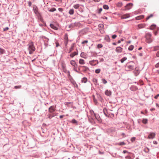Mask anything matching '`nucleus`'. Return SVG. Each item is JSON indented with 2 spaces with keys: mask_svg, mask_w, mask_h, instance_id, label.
<instances>
[{
  "mask_svg": "<svg viewBox=\"0 0 159 159\" xmlns=\"http://www.w3.org/2000/svg\"><path fill=\"white\" fill-rule=\"evenodd\" d=\"M156 27V25L155 24L152 25L150 26V29L151 30H153Z\"/></svg>",
  "mask_w": 159,
  "mask_h": 159,
  "instance_id": "ea45409f",
  "label": "nucleus"
},
{
  "mask_svg": "<svg viewBox=\"0 0 159 159\" xmlns=\"http://www.w3.org/2000/svg\"><path fill=\"white\" fill-rule=\"evenodd\" d=\"M56 107L54 106H52L48 108V111L50 113H54Z\"/></svg>",
  "mask_w": 159,
  "mask_h": 159,
  "instance_id": "0eeeda50",
  "label": "nucleus"
},
{
  "mask_svg": "<svg viewBox=\"0 0 159 159\" xmlns=\"http://www.w3.org/2000/svg\"><path fill=\"white\" fill-rule=\"evenodd\" d=\"M103 111L105 115L107 117H112L114 116V115L113 113L109 114L107 111V109L106 108H104Z\"/></svg>",
  "mask_w": 159,
  "mask_h": 159,
  "instance_id": "20e7f679",
  "label": "nucleus"
},
{
  "mask_svg": "<svg viewBox=\"0 0 159 159\" xmlns=\"http://www.w3.org/2000/svg\"><path fill=\"white\" fill-rule=\"evenodd\" d=\"M81 70L84 72H86L88 70H89V68L87 66H83Z\"/></svg>",
  "mask_w": 159,
  "mask_h": 159,
  "instance_id": "4468645a",
  "label": "nucleus"
},
{
  "mask_svg": "<svg viewBox=\"0 0 159 159\" xmlns=\"http://www.w3.org/2000/svg\"><path fill=\"white\" fill-rule=\"evenodd\" d=\"M74 13V10L73 9H70L69 10V13L70 14L72 15Z\"/></svg>",
  "mask_w": 159,
  "mask_h": 159,
  "instance_id": "c9c22d12",
  "label": "nucleus"
},
{
  "mask_svg": "<svg viewBox=\"0 0 159 159\" xmlns=\"http://www.w3.org/2000/svg\"><path fill=\"white\" fill-rule=\"evenodd\" d=\"M103 9L106 10H108L109 9V7L108 5H104L103 6Z\"/></svg>",
  "mask_w": 159,
  "mask_h": 159,
  "instance_id": "2f4dec72",
  "label": "nucleus"
},
{
  "mask_svg": "<svg viewBox=\"0 0 159 159\" xmlns=\"http://www.w3.org/2000/svg\"><path fill=\"white\" fill-rule=\"evenodd\" d=\"M95 118L99 122L101 123L102 122V120L100 118L99 115L94 113Z\"/></svg>",
  "mask_w": 159,
  "mask_h": 159,
  "instance_id": "9d476101",
  "label": "nucleus"
},
{
  "mask_svg": "<svg viewBox=\"0 0 159 159\" xmlns=\"http://www.w3.org/2000/svg\"><path fill=\"white\" fill-rule=\"evenodd\" d=\"M159 96V94H157V95H156L155 96H154V98L155 99H157L158 97Z\"/></svg>",
  "mask_w": 159,
  "mask_h": 159,
  "instance_id": "774afa93",
  "label": "nucleus"
},
{
  "mask_svg": "<svg viewBox=\"0 0 159 159\" xmlns=\"http://www.w3.org/2000/svg\"><path fill=\"white\" fill-rule=\"evenodd\" d=\"M72 79V80H71V83L74 85H76V87H78V85L76 83L75 81V80H74L73 79V78H72V79Z\"/></svg>",
  "mask_w": 159,
  "mask_h": 159,
  "instance_id": "a878e982",
  "label": "nucleus"
},
{
  "mask_svg": "<svg viewBox=\"0 0 159 159\" xmlns=\"http://www.w3.org/2000/svg\"><path fill=\"white\" fill-rule=\"evenodd\" d=\"M42 38L43 39H46L45 41H46V42H48V41H49V39L48 38L46 37L45 36H42Z\"/></svg>",
  "mask_w": 159,
  "mask_h": 159,
  "instance_id": "864d4df0",
  "label": "nucleus"
},
{
  "mask_svg": "<svg viewBox=\"0 0 159 159\" xmlns=\"http://www.w3.org/2000/svg\"><path fill=\"white\" fill-rule=\"evenodd\" d=\"M153 51H156L159 50V45L154 46L153 48Z\"/></svg>",
  "mask_w": 159,
  "mask_h": 159,
  "instance_id": "5701e85b",
  "label": "nucleus"
},
{
  "mask_svg": "<svg viewBox=\"0 0 159 159\" xmlns=\"http://www.w3.org/2000/svg\"><path fill=\"white\" fill-rule=\"evenodd\" d=\"M70 64L74 66L73 70L75 71V70H77L78 68V65L76 63L74 60L71 61H70Z\"/></svg>",
  "mask_w": 159,
  "mask_h": 159,
  "instance_id": "39448f33",
  "label": "nucleus"
},
{
  "mask_svg": "<svg viewBox=\"0 0 159 159\" xmlns=\"http://www.w3.org/2000/svg\"><path fill=\"white\" fill-rule=\"evenodd\" d=\"M126 144L124 142H120L118 143V145L120 146L125 145Z\"/></svg>",
  "mask_w": 159,
  "mask_h": 159,
  "instance_id": "79ce46f5",
  "label": "nucleus"
},
{
  "mask_svg": "<svg viewBox=\"0 0 159 159\" xmlns=\"http://www.w3.org/2000/svg\"><path fill=\"white\" fill-rule=\"evenodd\" d=\"M153 16V14H151L149 16H148L146 17V20H148L150 18L152 17Z\"/></svg>",
  "mask_w": 159,
  "mask_h": 159,
  "instance_id": "49530a36",
  "label": "nucleus"
},
{
  "mask_svg": "<svg viewBox=\"0 0 159 159\" xmlns=\"http://www.w3.org/2000/svg\"><path fill=\"white\" fill-rule=\"evenodd\" d=\"M143 16H139L136 17L135 18L136 20H139L142 19Z\"/></svg>",
  "mask_w": 159,
  "mask_h": 159,
  "instance_id": "a18cd8bd",
  "label": "nucleus"
},
{
  "mask_svg": "<svg viewBox=\"0 0 159 159\" xmlns=\"http://www.w3.org/2000/svg\"><path fill=\"white\" fill-rule=\"evenodd\" d=\"M78 54V51H77V52H74L73 53H71L70 54V56L72 57H73L74 56L77 55Z\"/></svg>",
  "mask_w": 159,
  "mask_h": 159,
  "instance_id": "aec40b11",
  "label": "nucleus"
},
{
  "mask_svg": "<svg viewBox=\"0 0 159 159\" xmlns=\"http://www.w3.org/2000/svg\"><path fill=\"white\" fill-rule=\"evenodd\" d=\"M123 4L121 2H119L116 4V6L119 7H120L122 6Z\"/></svg>",
  "mask_w": 159,
  "mask_h": 159,
  "instance_id": "c756f323",
  "label": "nucleus"
},
{
  "mask_svg": "<svg viewBox=\"0 0 159 159\" xmlns=\"http://www.w3.org/2000/svg\"><path fill=\"white\" fill-rule=\"evenodd\" d=\"M56 115L55 113H50V114H48V118L51 119Z\"/></svg>",
  "mask_w": 159,
  "mask_h": 159,
  "instance_id": "dca6fc26",
  "label": "nucleus"
},
{
  "mask_svg": "<svg viewBox=\"0 0 159 159\" xmlns=\"http://www.w3.org/2000/svg\"><path fill=\"white\" fill-rule=\"evenodd\" d=\"M84 55H85V53L83 52H82L80 54V56L82 57L85 58V57H84Z\"/></svg>",
  "mask_w": 159,
  "mask_h": 159,
  "instance_id": "5fc2aeb1",
  "label": "nucleus"
},
{
  "mask_svg": "<svg viewBox=\"0 0 159 159\" xmlns=\"http://www.w3.org/2000/svg\"><path fill=\"white\" fill-rule=\"evenodd\" d=\"M56 9L54 7L52 8H51L50 9H48V11H49L50 12H53L54 11H56Z\"/></svg>",
  "mask_w": 159,
  "mask_h": 159,
  "instance_id": "a19ab883",
  "label": "nucleus"
},
{
  "mask_svg": "<svg viewBox=\"0 0 159 159\" xmlns=\"http://www.w3.org/2000/svg\"><path fill=\"white\" fill-rule=\"evenodd\" d=\"M21 87V85L15 86H14V88L16 89H20Z\"/></svg>",
  "mask_w": 159,
  "mask_h": 159,
  "instance_id": "603ef678",
  "label": "nucleus"
},
{
  "mask_svg": "<svg viewBox=\"0 0 159 159\" xmlns=\"http://www.w3.org/2000/svg\"><path fill=\"white\" fill-rule=\"evenodd\" d=\"M142 122L144 124H146L148 122V119H143L142 120Z\"/></svg>",
  "mask_w": 159,
  "mask_h": 159,
  "instance_id": "473e14b6",
  "label": "nucleus"
},
{
  "mask_svg": "<svg viewBox=\"0 0 159 159\" xmlns=\"http://www.w3.org/2000/svg\"><path fill=\"white\" fill-rule=\"evenodd\" d=\"M135 139H136V138L134 137H132L131 139V141L132 142H134L135 140Z\"/></svg>",
  "mask_w": 159,
  "mask_h": 159,
  "instance_id": "6e6d98bb",
  "label": "nucleus"
},
{
  "mask_svg": "<svg viewBox=\"0 0 159 159\" xmlns=\"http://www.w3.org/2000/svg\"><path fill=\"white\" fill-rule=\"evenodd\" d=\"M28 6L29 7H30L31 6L32 2L31 1L28 2Z\"/></svg>",
  "mask_w": 159,
  "mask_h": 159,
  "instance_id": "e2e57ef3",
  "label": "nucleus"
},
{
  "mask_svg": "<svg viewBox=\"0 0 159 159\" xmlns=\"http://www.w3.org/2000/svg\"><path fill=\"white\" fill-rule=\"evenodd\" d=\"M155 66L156 68L159 67V62L156 64Z\"/></svg>",
  "mask_w": 159,
  "mask_h": 159,
  "instance_id": "69168bd1",
  "label": "nucleus"
},
{
  "mask_svg": "<svg viewBox=\"0 0 159 159\" xmlns=\"http://www.w3.org/2000/svg\"><path fill=\"white\" fill-rule=\"evenodd\" d=\"M134 73L135 76L138 75L139 73V68L136 67L135 69L134 70Z\"/></svg>",
  "mask_w": 159,
  "mask_h": 159,
  "instance_id": "f8f14e48",
  "label": "nucleus"
},
{
  "mask_svg": "<svg viewBox=\"0 0 159 159\" xmlns=\"http://www.w3.org/2000/svg\"><path fill=\"white\" fill-rule=\"evenodd\" d=\"M76 23H72L69 25L68 28L70 29L73 28L76 25Z\"/></svg>",
  "mask_w": 159,
  "mask_h": 159,
  "instance_id": "2eb2a0df",
  "label": "nucleus"
},
{
  "mask_svg": "<svg viewBox=\"0 0 159 159\" xmlns=\"http://www.w3.org/2000/svg\"><path fill=\"white\" fill-rule=\"evenodd\" d=\"M79 63L81 65H84L85 64L84 61L83 59H80L79 61Z\"/></svg>",
  "mask_w": 159,
  "mask_h": 159,
  "instance_id": "cd10ccee",
  "label": "nucleus"
},
{
  "mask_svg": "<svg viewBox=\"0 0 159 159\" xmlns=\"http://www.w3.org/2000/svg\"><path fill=\"white\" fill-rule=\"evenodd\" d=\"M105 95L108 96H110L111 94V91L110 90H106L105 91Z\"/></svg>",
  "mask_w": 159,
  "mask_h": 159,
  "instance_id": "f3484780",
  "label": "nucleus"
},
{
  "mask_svg": "<svg viewBox=\"0 0 159 159\" xmlns=\"http://www.w3.org/2000/svg\"><path fill=\"white\" fill-rule=\"evenodd\" d=\"M83 66H78L79 70L81 71V68Z\"/></svg>",
  "mask_w": 159,
  "mask_h": 159,
  "instance_id": "052dcab7",
  "label": "nucleus"
},
{
  "mask_svg": "<svg viewBox=\"0 0 159 159\" xmlns=\"http://www.w3.org/2000/svg\"><path fill=\"white\" fill-rule=\"evenodd\" d=\"M27 46H28V49L29 50V54H32L35 49L33 43L32 42H30L28 44Z\"/></svg>",
  "mask_w": 159,
  "mask_h": 159,
  "instance_id": "f257e3e1",
  "label": "nucleus"
},
{
  "mask_svg": "<svg viewBox=\"0 0 159 159\" xmlns=\"http://www.w3.org/2000/svg\"><path fill=\"white\" fill-rule=\"evenodd\" d=\"M151 36L152 35L150 33H148L146 34L145 37L147 41V42L148 43H150L152 42Z\"/></svg>",
  "mask_w": 159,
  "mask_h": 159,
  "instance_id": "7ed1b4c3",
  "label": "nucleus"
},
{
  "mask_svg": "<svg viewBox=\"0 0 159 159\" xmlns=\"http://www.w3.org/2000/svg\"><path fill=\"white\" fill-rule=\"evenodd\" d=\"M74 43H73L72 45H71V48H70L69 49V51L68 52L69 53H70L72 51L73 48L74 47Z\"/></svg>",
  "mask_w": 159,
  "mask_h": 159,
  "instance_id": "58836bf2",
  "label": "nucleus"
},
{
  "mask_svg": "<svg viewBox=\"0 0 159 159\" xmlns=\"http://www.w3.org/2000/svg\"><path fill=\"white\" fill-rule=\"evenodd\" d=\"M64 39L65 41H68V37L67 34H65L64 36Z\"/></svg>",
  "mask_w": 159,
  "mask_h": 159,
  "instance_id": "c03bdc74",
  "label": "nucleus"
},
{
  "mask_svg": "<svg viewBox=\"0 0 159 159\" xmlns=\"http://www.w3.org/2000/svg\"><path fill=\"white\" fill-rule=\"evenodd\" d=\"M105 39L107 42H110V37L108 35H107L105 36Z\"/></svg>",
  "mask_w": 159,
  "mask_h": 159,
  "instance_id": "b1692460",
  "label": "nucleus"
},
{
  "mask_svg": "<svg viewBox=\"0 0 159 159\" xmlns=\"http://www.w3.org/2000/svg\"><path fill=\"white\" fill-rule=\"evenodd\" d=\"M145 26L144 25L142 24H139L138 25V27L139 29H141L143 28Z\"/></svg>",
  "mask_w": 159,
  "mask_h": 159,
  "instance_id": "7c9ffc66",
  "label": "nucleus"
},
{
  "mask_svg": "<svg viewBox=\"0 0 159 159\" xmlns=\"http://www.w3.org/2000/svg\"><path fill=\"white\" fill-rule=\"evenodd\" d=\"M112 156L114 157H120V156L117 154L116 153H115L112 155Z\"/></svg>",
  "mask_w": 159,
  "mask_h": 159,
  "instance_id": "4c0bfd02",
  "label": "nucleus"
},
{
  "mask_svg": "<svg viewBox=\"0 0 159 159\" xmlns=\"http://www.w3.org/2000/svg\"><path fill=\"white\" fill-rule=\"evenodd\" d=\"M122 48L120 47L119 46L116 48L115 51L117 53H120L122 52Z\"/></svg>",
  "mask_w": 159,
  "mask_h": 159,
  "instance_id": "ddd939ff",
  "label": "nucleus"
},
{
  "mask_svg": "<svg viewBox=\"0 0 159 159\" xmlns=\"http://www.w3.org/2000/svg\"><path fill=\"white\" fill-rule=\"evenodd\" d=\"M117 37L116 34H114L112 36V38L113 39H115Z\"/></svg>",
  "mask_w": 159,
  "mask_h": 159,
  "instance_id": "0e129e2a",
  "label": "nucleus"
},
{
  "mask_svg": "<svg viewBox=\"0 0 159 159\" xmlns=\"http://www.w3.org/2000/svg\"><path fill=\"white\" fill-rule=\"evenodd\" d=\"M93 101L94 102L97 103V100L95 99V98H94L93 99Z\"/></svg>",
  "mask_w": 159,
  "mask_h": 159,
  "instance_id": "338daca9",
  "label": "nucleus"
},
{
  "mask_svg": "<svg viewBox=\"0 0 159 159\" xmlns=\"http://www.w3.org/2000/svg\"><path fill=\"white\" fill-rule=\"evenodd\" d=\"M50 26L54 30H57L58 29V28L52 24H50Z\"/></svg>",
  "mask_w": 159,
  "mask_h": 159,
  "instance_id": "412c9836",
  "label": "nucleus"
},
{
  "mask_svg": "<svg viewBox=\"0 0 159 159\" xmlns=\"http://www.w3.org/2000/svg\"><path fill=\"white\" fill-rule=\"evenodd\" d=\"M89 121L92 124L94 125L95 124V122L93 118L91 117L90 118H89Z\"/></svg>",
  "mask_w": 159,
  "mask_h": 159,
  "instance_id": "a211bd4d",
  "label": "nucleus"
},
{
  "mask_svg": "<svg viewBox=\"0 0 159 159\" xmlns=\"http://www.w3.org/2000/svg\"><path fill=\"white\" fill-rule=\"evenodd\" d=\"M9 29V28L8 27H6L5 28L3 29V31H6L8 30Z\"/></svg>",
  "mask_w": 159,
  "mask_h": 159,
  "instance_id": "680f3d73",
  "label": "nucleus"
},
{
  "mask_svg": "<svg viewBox=\"0 0 159 159\" xmlns=\"http://www.w3.org/2000/svg\"><path fill=\"white\" fill-rule=\"evenodd\" d=\"M130 90L133 91H135L138 89V88L135 85H132L130 88Z\"/></svg>",
  "mask_w": 159,
  "mask_h": 159,
  "instance_id": "9b49d317",
  "label": "nucleus"
},
{
  "mask_svg": "<svg viewBox=\"0 0 159 159\" xmlns=\"http://www.w3.org/2000/svg\"><path fill=\"white\" fill-rule=\"evenodd\" d=\"M88 79L87 78L85 77H83L81 80V81L82 83H86L87 82Z\"/></svg>",
  "mask_w": 159,
  "mask_h": 159,
  "instance_id": "bb28decb",
  "label": "nucleus"
},
{
  "mask_svg": "<svg viewBox=\"0 0 159 159\" xmlns=\"http://www.w3.org/2000/svg\"><path fill=\"white\" fill-rule=\"evenodd\" d=\"M100 70H101L100 69H97L95 70V72L97 74L99 73L100 72Z\"/></svg>",
  "mask_w": 159,
  "mask_h": 159,
  "instance_id": "8fccbe9b",
  "label": "nucleus"
},
{
  "mask_svg": "<svg viewBox=\"0 0 159 159\" xmlns=\"http://www.w3.org/2000/svg\"><path fill=\"white\" fill-rule=\"evenodd\" d=\"M149 134L148 136L147 139H153L155 136L156 134L154 132H150L148 133Z\"/></svg>",
  "mask_w": 159,
  "mask_h": 159,
  "instance_id": "423d86ee",
  "label": "nucleus"
},
{
  "mask_svg": "<svg viewBox=\"0 0 159 159\" xmlns=\"http://www.w3.org/2000/svg\"><path fill=\"white\" fill-rule=\"evenodd\" d=\"M88 43V41L87 40H84V41H82L81 42V43L82 44H84L85 43Z\"/></svg>",
  "mask_w": 159,
  "mask_h": 159,
  "instance_id": "13d9d810",
  "label": "nucleus"
},
{
  "mask_svg": "<svg viewBox=\"0 0 159 159\" xmlns=\"http://www.w3.org/2000/svg\"><path fill=\"white\" fill-rule=\"evenodd\" d=\"M130 17V14L127 13L122 15L121 16V19H125L128 18Z\"/></svg>",
  "mask_w": 159,
  "mask_h": 159,
  "instance_id": "1a4fd4ad",
  "label": "nucleus"
},
{
  "mask_svg": "<svg viewBox=\"0 0 159 159\" xmlns=\"http://www.w3.org/2000/svg\"><path fill=\"white\" fill-rule=\"evenodd\" d=\"M103 47V45L101 43L98 44L97 45V48L98 49H99Z\"/></svg>",
  "mask_w": 159,
  "mask_h": 159,
  "instance_id": "37998d69",
  "label": "nucleus"
},
{
  "mask_svg": "<svg viewBox=\"0 0 159 159\" xmlns=\"http://www.w3.org/2000/svg\"><path fill=\"white\" fill-rule=\"evenodd\" d=\"M33 10L34 13L37 14L38 12V9L37 7L36 6L35 7H33Z\"/></svg>",
  "mask_w": 159,
  "mask_h": 159,
  "instance_id": "393cba45",
  "label": "nucleus"
},
{
  "mask_svg": "<svg viewBox=\"0 0 159 159\" xmlns=\"http://www.w3.org/2000/svg\"><path fill=\"white\" fill-rule=\"evenodd\" d=\"M133 6V4L131 3H129L127 4L125 6V10H129Z\"/></svg>",
  "mask_w": 159,
  "mask_h": 159,
  "instance_id": "6e6552de",
  "label": "nucleus"
},
{
  "mask_svg": "<svg viewBox=\"0 0 159 159\" xmlns=\"http://www.w3.org/2000/svg\"><path fill=\"white\" fill-rule=\"evenodd\" d=\"M93 81L95 84L97 83L98 80L96 78H93Z\"/></svg>",
  "mask_w": 159,
  "mask_h": 159,
  "instance_id": "3c124183",
  "label": "nucleus"
},
{
  "mask_svg": "<svg viewBox=\"0 0 159 159\" xmlns=\"http://www.w3.org/2000/svg\"><path fill=\"white\" fill-rule=\"evenodd\" d=\"M5 50L4 49L0 48V54H1L5 53Z\"/></svg>",
  "mask_w": 159,
  "mask_h": 159,
  "instance_id": "c85d7f7f",
  "label": "nucleus"
},
{
  "mask_svg": "<svg viewBox=\"0 0 159 159\" xmlns=\"http://www.w3.org/2000/svg\"><path fill=\"white\" fill-rule=\"evenodd\" d=\"M102 10V8H100L98 10V13L99 14H100L101 13Z\"/></svg>",
  "mask_w": 159,
  "mask_h": 159,
  "instance_id": "4d7b16f0",
  "label": "nucleus"
},
{
  "mask_svg": "<svg viewBox=\"0 0 159 159\" xmlns=\"http://www.w3.org/2000/svg\"><path fill=\"white\" fill-rule=\"evenodd\" d=\"M125 67L129 70H133L134 67V63L133 61H130L127 63Z\"/></svg>",
  "mask_w": 159,
  "mask_h": 159,
  "instance_id": "f03ea898",
  "label": "nucleus"
},
{
  "mask_svg": "<svg viewBox=\"0 0 159 159\" xmlns=\"http://www.w3.org/2000/svg\"><path fill=\"white\" fill-rule=\"evenodd\" d=\"M98 28L99 30H100L102 29H103L104 25L102 24H99L98 25Z\"/></svg>",
  "mask_w": 159,
  "mask_h": 159,
  "instance_id": "4be33fe9",
  "label": "nucleus"
},
{
  "mask_svg": "<svg viewBox=\"0 0 159 159\" xmlns=\"http://www.w3.org/2000/svg\"><path fill=\"white\" fill-rule=\"evenodd\" d=\"M80 7V5L79 4H76L73 6L74 7L75 9L78 8Z\"/></svg>",
  "mask_w": 159,
  "mask_h": 159,
  "instance_id": "de8ad7c7",
  "label": "nucleus"
},
{
  "mask_svg": "<svg viewBox=\"0 0 159 159\" xmlns=\"http://www.w3.org/2000/svg\"><path fill=\"white\" fill-rule=\"evenodd\" d=\"M70 122L73 124L78 125V121H77L76 120L74 119H72Z\"/></svg>",
  "mask_w": 159,
  "mask_h": 159,
  "instance_id": "6ab92c4d",
  "label": "nucleus"
},
{
  "mask_svg": "<svg viewBox=\"0 0 159 159\" xmlns=\"http://www.w3.org/2000/svg\"><path fill=\"white\" fill-rule=\"evenodd\" d=\"M68 77L69 78H70V77H71V79H72V77L70 75V72L69 71H68Z\"/></svg>",
  "mask_w": 159,
  "mask_h": 159,
  "instance_id": "bf43d9fd",
  "label": "nucleus"
},
{
  "mask_svg": "<svg viewBox=\"0 0 159 159\" xmlns=\"http://www.w3.org/2000/svg\"><path fill=\"white\" fill-rule=\"evenodd\" d=\"M134 48V46L133 45H131L129 47L128 50L129 51H132L133 50Z\"/></svg>",
  "mask_w": 159,
  "mask_h": 159,
  "instance_id": "e433bc0d",
  "label": "nucleus"
},
{
  "mask_svg": "<svg viewBox=\"0 0 159 159\" xmlns=\"http://www.w3.org/2000/svg\"><path fill=\"white\" fill-rule=\"evenodd\" d=\"M102 83L105 84L107 83V81L104 79H102Z\"/></svg>",
  "mask_w": 159,
  "mask_h": 159,
  "instance_id": "09e8293b",
  "label": "nucleus"
},
{
  "mask_svg": "<svg viewBox=\"0 0 159 159\" xmlns=\"http://www.w3.org/2000/svg\"><path fill=\"white\" fill-rule=\"evenodd\" d=\"M41 21L42 22H43V23H44V25H43V24H39V26H40V27H43L44 25V26H46V23H45V22H44V21L43 20V19H42V20H41Z\"/></svg>",
  "mask_w": 159,
  "mask_h": 159,
  "instance_id": "f704fd0d",
  "label": "nucleus"
},
{
  "mask_svg": "<svg viewBox=\"0 0 159 159\" xmlns=\"http://www.w3.org/2000/svg\"><path fill=\"white\" fill-rule=\"evenodd\" d=\"M127 58L126 57H124L120 60V61L121 63H123L125 61L127 60Z\"/></svg>",
  "mask_w": 159,
  "mask_h": 159,
  "instance_id": "72a5a7b5",
  "label": "nucleus"
}]
</instances>
